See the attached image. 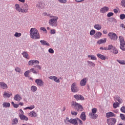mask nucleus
I'll return each mask as SVG.
<instances>
[{"mask_svg": "<svg viewBox=\"0 0 125 125\" xmlns=\"http://www.w3.org/2000/svg\"><path fill=\"white\" fill-rule=\"evenodd\" d=\"M114 18H114V17L110 18L109 19V20H108V21H109V22H113V21Z\"/></svg>", "mask_w": 125, "mask_h": 125, "instance_id": "nucleus-63", "label": "nucleus"}, {"mask_svg": "<svg viewBox=\"0 0 125 125\" xmlns=\"http://www.w3.org/2000/svg\"><path fill=\"white\" fill-rule=\"evenodd\" d=\"M97 56L98 57V58H100V59H101L102 60H106V57L100 53L97 54Z\"/></svg>", "mask_w": 125, "mask_h": 125, "instance_id": "nucleus-18", "label": "nucleus"}, {"mask_svg": "<svg viewBox=\"0 0 125 125\" xmlns=\"http://www.w3.org/2000/svg\"><path fill=\"white\" fill-rule=\"evenodd\" d=\"M28 107L29 110H33V109H34L35 108V105H31L30 106H28Z\"/></svg>", "mask_w": 125, "mask_h": 125, "instance_id": "nucleus-60", "label": "nucleus"}, {"mask_svg": "<svg viewBox=\"0 0 125 125\" xmlns=\"http://www.w3.org/2000/svg\"><path fill=\"white\" fill-rule=\"evenodd\" d=\"M101 36H102V33L100 32H97L95 35L94 37L96 39H99L101 38Z\"/></svg>", "mask_w": 125, "mask_h": 125, "instance_id": "nucleus-23", "label": "nucleus"}, {"mask_svg": "<svg viewBox=\"0 0 125 125\" xmlns=\"http://www.w3.org/2000/svg\"><path fill=\"white\" fill-rule=\"evenodd\" d=\"M114 47V46L112 44L108 45V48H107V50H111V49H113Z\"/></svg>", "mask_w": 125, "mask_h": 125, "instance_id": "nucleus-47", "label": "nucleus"}, {"mask_svg": "<svg viewBox=\"0 0 125 125\" xmlns=\"http://www.w3.org/2000/svg\"><path fill=\"white\" fill-rule=\"evenodd\" d=\"M15 9L18 11V12H21V8H20V6L18 4H16L15 5Z\"/></svg>", "mask_w": 125, "mask_h": 125, "instance_id": "nucleus-29", "label": "nucleus"}, {"mask_svg": "<svg viewBox=\"0 0 125 125\" xmlns=\"http://www.w3.org/2000/svg\"><path fill=\"white\" fill-rule=\"evenodd\" d=\"M80 118L82 121H85L86 120V116H85V112H83L81 115H80Z\"/></svg>", "mask_w": 125, "mask_h": 125, "instance_id": "nucleus-17", "label": "nucleus"}, {"mask_svg": "<svg viewBox=\"0 0 125 125\" xmlns=\"http://www.w3.org/2000/svg\"><path fill=\"white\" fill-rule=\"evenodd\" d=\"M97 112V108H94L92 109V113H93V114H96Z\"/></svg>", "mask_w": 125, "mask_h": 125, "instance_id": "nucleus-49", "label": "nucleus"}, {"mask_svg": "<svg viewBox=\"0 0 125 125\" xmlns=\"http://www.w3.org/2000/svg\"><path fill=\"white\" fill-rule=\"evenodd\" d=\"M71 113L72 116H77V115H78V112L76 111H71Z\"/></svg>", "mask_w": 125, "mask_h": 125, "instance_id": "nucleus-53", "label": "nucleus"}, {"mask_svg": "<svg viewBox=\"0 0 125 125\" xmlns=\"http://www.w3.org/2000/svg\"><path fill=\"white\" fill-rule=\"evenodd\" d=\"M28 65H29V66H33V65H34V62L33 60H30L28 62Z\"/></svg>", "mask_w": 125, "mask_h": 125, "instance_id": "nucleus-50", "label": "nucleus"}, {"mask_svg": "<svg viewBox=\"0 0 125 125\" xmlns=\"http://www.w3.org/2000/svg\"><path fill=\"white\" fill-rule=\"evenodd\" d=\"M29 9V6L27 4H23L21 8V13H27Z\"/></svg>", "mask_w": 125, "mask_h": 125, "instance_id": "nucleus-8", "label": "nucleus"}, {"mask_svg": "<svg viewBox=\"0 0 125 125\" xmlns=\"http://www.w3.org/2000/svg\"><path fill=\"white\" fill-rule=\"evenodd\" d=\"M56 30L55 29H51L50 31V34L51 35H54V34H56Z\"/></svg>", "mask_w": 125, "mask_h": 125, "instance_id": "nucleus-52", "label": "nucleus"}, {"mask_svg": "<svg viewBox=\"0 0 125 125\" xmlns=\"http://www.w3.org/2000/svg\"><path fill=\"white\" fill-rule=\"evenodd\" d=\"M35 83L39 86H42V85H43V82L41 79H36L35 80Z\"/></svg>", "mask_w": 125, "mask_h": 125, "instance_id": "nucleus-13", "label": "nucleus"}, {"mask_svg": "<svg viewBox=\"0 0 125 125\" xmlns=\"http://www.w3.org/2000/svg\"><path fill=\"white\" fill-rule=\"evenodd\" d=\"M120 43V49L123 51H125V39H124V37L123 36L119 37Z\"/></svg>", "mask_w": 125, "mask_h": 125, "instance_id": "nucleus-3", "label": "nucleus"}, {"mask_svg": "<svg viewBox=\"0 0 125 125\" xmlns=\"http://www.w3.org/2000/svg\"><path fill=\"white\" fill-rule=\"evenodd\" d=\"M86 84V78H83L80 81V85L81 86H84Z\"/></svg>", "mask_w": 125, "mask_h": 125, "instance_id": "nucleus-15", "label": "nucleus"}, {"mask_svg": "<svg viewBox=\"0 0 125 125\" xmlns=\"http://www.w3.org/2000/svg\"><path fill=\"white\" fill-rule=\"evenodd\" d=\"M107 42V39L104 38V39H101L100 40L98 41L97 43H99V44H101V43H105Z\"/></svg>", "mask_w": 125, "mask_h": 125, "instance_id": "nucleus-25", "label": "nucleus"}, {"mask_svg": "<svg viewBox=\"0 0 125 125\" xmlns=\"http://www.w3.org/2000/svg\"><path fill=\"white\" fill-rule=\"evenodd\" d=\"M96 33L94 29H92L90 31V36H93Z\"/></svg>", "mask_w": 125, "mask_h": 125, "instance_id": "nucleus-44", "label": "nucleus"}, {"mask_svg": "<svg viewBox=\"0 0 125 125\" xmlns=\"http://www.w3.org/2000/svg\"><path fill=\"white\" fill-rule=\"evenodd\" d=\"M71 90L72 92L74 93L79 91V87H78V85H77V83H74L71 84Z\"/></svg>", "mask_w": 125, "mask_h": 125, "instance_id": "nucleus-6", "label": "nucleus"}, {"mask_svg": "<svg viewBox=\"0 0 125 125\" xmlns=\"http://www.w3.org/2000/svg\"><path fill=\"white\" fill-rule=\"evenodd\" d=\"M108 125H115L117 123V119L115 118L107 119L106 120Z\"/></svg>", "mask_w": 125, "mask_h": 125, "instance_id": "nucleus-7", "label": "nucleus"}, {"mask_svg": "<svg viewBox=\"0 0 125 125\" xmlns=\"http://www.w3.org/2000/svg\"><path fill=\"white\" fill-rule=\"evenodd\" d=\"M109 11V7L107 6H104L100 9V12L101 13H106L107 11Z\"/></svg>", "mask_w": 125, "mask_h": 125, "instance_id": "nucleus-12", "label": "nucleus"}, {"mask_svg": "<svg viewBox=\"0 0 125 125\" xmlns=\"http://www.w3.org/2000/svg\"><path fill=\"white\" fill-rule=\"evenodd\" d=\"M18 124V119L17 118H14L12 121V125H15Z\"/></svg>", "mask_w": 125, "mask_h": 125, "instance_id": "nucleus-31", "label": "nucleus"}, {"mask_svg": "<svg viewBox=\"0 0 125 125\" xmlns=\"http://www.w3.org/2000/svg\"><path fill=\"white\" fill-rule=\"evenodd\" d=\"M73 97L76 99V100L79 101V100H84L83 96L81 95L76 94L73 96Z\"/></svg>", "mask_w": 125, "mask_h": 125, "instance_id": "nucleus-9", "label": "nucleus"}, {"mask_svg": "<svg viewBox=\"0 0 125 125\" xmlns=\"http://www.w3.org/2000/svg\"><path fill=\"white\" fill-rule=\"evenodd\" d=\"M120 118L121 119V120H122L123 121L125 119V114H123V113H121L120 114Z\"/></svg>", "mask_w": 125, "mask_h": 125, "instance_id": "nucleus-48", "label": "nucleus"}, {"mask_svg": "<svg viewBox=\"0 0 125 125\" xmlns=\"http://www.w3.org/2000/svg\"><path fill=\"white\" fill-rule=\"evenodd\" d=\"M22 99V98L19 94H17L15 96L14 100L16 101H20Z\"/></svg>", "mask_w": 125, "mask_h": 125, "instance_id": "nucleus-21", "label": "nucleus"}, {"mask_svg": "<svg viewBox=\"0 0 125 125\" xmlns=\"http://www.w3.org/2000/svg\"><path fill=\"white\" fill-rule=\"evenodd\" d=\"M114 15V13L112 12H109L107 14V17H111V16H113Z\"/></svg>", "mask_w": 125, "mask_h": 125, "instance_id": "nucleus-56", "label": "nucleus"}, {"mask_svg": "<svg viewBox=\"0 0 125 125\" xmlns=\"http://www.w3.org/2000/svg\"><path fill=\"white\" fill-rule=\"evenodd\" d=\"M57 20H58V17L50 19L49 20V25L52 27H56L57 26Z\"/></svg>", "mask_w": 125, "mask_h": 125, "instance_id": "nucleus-4", "label": "nucleus"}, {"mask_svg": "<svg viewBox=\"0 0 125 125\" xmlns=\"http://www.w3.org/2000/svg\"><path fill=\"white\" fill-rule=\"evenodd\" d=\"M29 115L30 116V117H31L32 118L34 117H37V113H36V112L34 111H32L31 112H30L29 113Z\"/></svg>", "mask_w": 125, "mask_h": 125, "instance_id": "nucleus-26", "label": "nucleus"}, {"mask_svg": "<svg viewBox=\"0 0 125 125\" xmlns=\"http://www.w3.org/2000/svg\"><path fill=\"white\" fill-rule=\"evenodd\" d=\"M12 95V93H7L6 92H4L3 93L4 98H5L6 97L8 98H9V97H10Z\"/></svg>", "mask_w": 125, "mask_h": 125, "instance_id": "nucleus-20", "label": "nucleus"}, {"mask_svg": "<svg viewBox=\"0 0 125 125\" xmlns=\"http://www.w3.org/2000/svg\"><path fill=\"white\" fill-rule=\"evenodd\" d=\"M112 53H113V54H118L119 52L118 51V49H117V48H116V47H114L112 49Z\"/></svg>", "mask_w": 125, "mask_h": 125, "instance_id": "nucleus-34", "label": "nucleus"}, {"mask_svg": "<svg viewBox=\"0 0 125 125\" xmlns=\"http://www.w3.org/2000/svg\"><path fill=\"white\" fill-rule=\"evenodd\" d=\"M29 71H30V73L31 72L33 74H35V75H37V71H36V70L34 68H31L30 70H29Z\"/></svg>", "mask_w": 125, "mask_h": 125, "instance_id": "nucleus-40", "label": "nucleus"}, {"mask_svg": "<svg viewBox=\"0 0 125 125\" xmlns=\"http://www.w3.org/2000/svg\"><path fill=\"white\" fill-rule=\"evenodd\" d=\"M87 62L89 67H94L95 66V63H93V62L91 61H88Z\"/></svg>", "mask_w": 125, "mask_h": 125, "instance_id": "nucleus-32", "label": "nucleus"}, {"mask_svg": "<svg viewBox=\"0 0 125 125\" xmlns=\"http://www.w3.org/2000/svg\"><path fill=\"white\" fill-rule=\"evenodd\" d=\"M71 105L72 108H74L77 112H83V105L76 102L72 101L71 103Z\"/></svg>", "mask_w": 125, "mask_h": 125, "instance_id": "nucleus-2", "label": "nucleus"}, {"mask_svg": "<svg viewBox=\"0 0 125 125\" xmlns=\"http://www.w3.org/2000/svg\"><path fill=\"white\" fill-rule=\"evenodd\" d=\"M30 73V71L29 70H27L25 71L24 73L25 77H28Z\"/></svg>", "mask_w": 125, "mask_h": 125, "instance_id": "nucleus-46", "label": "nucleus"}, {"mask_svg": "<svg viewBox=\"0 0 125 125\" xmlns=\"http://www.w3.org/2000/svg\"><path fill=\"white\" fill-rule=\"evenodd\" d=\"M30 38L33 40H39L41 38L39 31H38L37 29L34 28H31L30 31Z\"/></svg>", "mask_w": 125, "mask_h": 125, "instance_id": "nucleus-1", "label": "nucleus"}, {"mask_svg": "<svg viewBox=\"0 0 125 125\" xmlns=\"http://www.w3.org/2000/svg\"><path fill=\"white\" fill-rule=\"evenodd\" d=\"M0 85L3 89H6L7 88V84L4 83V82H0Z\"/></svg>", "mask_w": 125, "mask_h": 125, "instance_id": "nucleus-19", "label": "nucleus"}, {"mask_svg": "<svg viewBox=\"0 0 125 125\" xmlns=\"http://www.w3.org/2000/svg\"><path fill=\"white\" fill-rule=\"evenodd\" d=\"M40 42L42 44V45H47V46H49V45H50L49 43H48L46 41L44 40L40 41Z\"/></svg>", "mask_w": 125, "mask_h": 125, "instance_id": "nucleus-24", "label": "nucleus"}, {"mask_svg": "<svg viewBox=\"0 0 125 125\" xmlns=\"http://www.w3.org/2000/svg\"><path fill=\"white\" fill-rule=\"evenodd\" d=\"M100 49L101 50H108V48L105 47H101Z\"/></svg>", "mask_w": 125, "mask_h": 125, "instance_id": "nucleus-58", "label": "nucleus"}, {"mask_svg": "<svg viewBox=\"0 0 125 125\" xmlns=\"http://www.w3.org/2000/svg\"><path fill=\"white\" fill-rule=\"evenodd\" d=\"M31 89L33 92H36V91H37V89H38V88L37 86L33 85L31 87Z\"/></svg>", "mask_w": 125, "mask_h": 125, "instance_id": "nucleus-37", "label": "nucleus"}, {"mask_svg": "<svg viewBox=\"0 0 125 125\" xmlns=\"http://www.w3.org/2000/svg\"><path fill=\"white\" fill-rule=\"evenodd\" d=\"M33 64H40V62L38 60H33Z\"/></svg>", "mask_w": 125, "mask_h": 125, "instance_id": "nucleus-57", "label": "nucleus"}, {"mask_svg": "<svg viewBox=\"0 0 125 125\" xmlns=\"http://www.w3.org/2000/svg\"><path fill=\"white\" fill-rule=\"evenodd\" d=\"M2 106L4 108H9L10 107V103L4 102L2 104Z\"/></svg>", "mask_w": 125, "mask_h": 125, "instance_id": "nucleus-28", "label": "nucleus"}, {"mask_svg": "<svg viewBox=\"0 0 125 125\" xmlns=\"http://www.w3.org/2000/svg\"><path fill=\"white\" fill-rule=\"evenodd\" d=\"M19 117L20 118L21 120H24V121H28V118L24 115H19Z\"/></svg>", "mask_w": 125, "mask_h": 125, "instance_id": "nucleus-27", "label": "nucleus"}, {"mask_svg": "<svg viewBox=\"0 0 125 125\" xmlns=\"http://www.w3.org/2000/svg\"><path fill=\"white\" fill-rule=\"evenodd\" d=\"M94 28L99 31V30H101V29H102V26H101V25L100 24H97L94 25Z\"/></svg>", "mask_w": 125, "mask_h": 125, "instance_id": "nucleus-30", "label": "nucleus"}, {"mask_svg": "<svg viewBox=\"0 0 125 125\" xmlns=\"http://www.w3.org/2000/svg\"><path fill=\"white\" fill-rule=\"evenodd\" d=\"M117 62L120 64H122V65H125V61H121L120 60H117Z\"/></svg>", "mask_w": 125, "mask_h": 125, "instance_id": "nucleus-42", "label": "nucleus"}, {"mask_svg": "<svg viewBox=\"0 0 125 125\" xmlns=\"http://www.w3.org/2000/svg\"><path fill=\"white\" fill-rule=\"evenodd\" d=\"M88 58H91V60H97V58L93 55H88Z\"/></svg>", "mask_w": 125, "mask_h": 125, "instance_id": "nucleus-33", "label": "nucleus"}, {"mask_svg": "<svg viewBox=\"0 0 125 125\" xmlns=\"http://www.w3.org/2000/svg\"><path fill=\"white\" fill-rule=\"evenodd\" d=\"M120 27H121V28H122V29H125V24H124V23H122L120 25Z\"/></svg>", "mask_w": 125, "mask_h": 125, "instance_id": "nucleus-64", "label": "nucleus"}, {"mask_svg": "<svg viewBox=\"0 0 125 125\" xmlns=\"http://www.w3.org/2000/svg\"><path fill=\"white\" fill-rule=\"evenodd\" d=\"M49 79L50 80H53L54 82H55V83H60V80H59L56 76H50L49 77Z\"/></svg>", "mask_w": 125, "mask_h": 125, "instance_id": "nucleus-10", "label": "nucleus"}, {"mask_svg": "<svg viewBox=\"0 0 125 125\" xmlns=\"http://www.w3.org/2000/svg\"><path fill=\"white\" fill-rule=\"evenodd\" d=\"M21 55L23 56L24 58H26L28 59V57L29 56V55L28 54L27 52H23L22 53H21Z\"/></svg>", "mask_w": 125, "mask_h": 125, "instance_id": "nucleus-38", "label": "nucleus"}, {"mask_svg": "<svg viewBox=\"0 0 125 125\" xmlns=\"http://www.w3.org/2000/svg\"><path fill=\"white\" fill-rule=\"evenodd\" d=\"M121 5H122L123 7H125V0H122L121 2Z\"/></svg>", "mask_w": 125, "mask_h": 125, "instance_id": "nucleus-45", "label": "nucleus"}, {"mask_svg": "<svg viewBox=\"0 0 125 125\" xmlns=\"http://www.w3.org/2000/svg\"><path fill=\"white\" fill-rule=\"evenodd\" d=\"M19 115H24V111L22 109H20V114Z\"/></svg>", "mask_w": 125, "mask_h": 125, "instance_id": "nucleus-62", "label": "nucleus"}, {"mask_svg": "<svg viewBox=\"0 0 125 125\" xmlns=\"http://www.w3.org/2000/svg\"><path fill=\"white\" fill-rule=\"evenodd\" d=\"M34 68H37V69H39V70H42V67L39 65H34Z\"/></svg>", "mask_w": 125, "mask_h": 125, "instance_id": "nucleus-59", "label": "nucleus"}, {"mask_svg": "<svg viewBox=\"0 0 125 125\" xmlns=\"http://www.w3.org/2000/svg\"><path fill=\"white\" fill-rule=\"evenodd\" d=\"M15 70L16 72H17L18 73H20V72H21V69L19 67H16Z\"/></svg>", "mask_w": 125, "mask_h": 125, "instance_id": "nucleus-54", "label": "nucleus"}, {"mask_svg": "<svg viewBox=\"0 0 125 125\" xmlns=\"http://www.w3.org/2000/svg\"><path fill=\"white\" fill-rule=\"evenodd\" d=\"M60 3H66L67 0H58Z\"/></svg>", "mask_w": 125, "mask_h": 125, "instance_id": "nucleus-51", "label": "nucleus"}, {"mask_svg": "<svg viewBox=\"0 0 125 125\" xmlns=\"http://www.w3.org/2000/svg\"><path fill=\"white\" fill-rule=\"evenodd\" d=\"M48 52H49V53L53 54L54 53V50L52 48H49L48 49Z\"/></svg>", "mask_w": 125, "mask_h": 125, "instance_id": "nucleus-55", "label": "nucleus"}, {"mask_svg": "<svg viewBox=\"0 0 125 125\" xmlns=\"http://www.w3.org/2000/svg\"><path fill=\"white\" fill-rule=\"evenodd\" d=\"M89 116L91 119H93L94 120L97 119V117H98V115L96 113H93L92 112L90 113Z\"/></svg>", "mask_w": 125, "mask_h": 125, "instance_id": "nucleus-14", "label": "nucleus"}, {"mask_svg": "<svg viewBox=\"0 0 125 125\" xmlns=\"http://www.w3.org/2000/svg\"><path fill=\"white\" fill-rule=\"evenodd\" d=\"M115 99L116 101H118L120 104H122V103H123V99H122L121 97H119V96H117Z\"/></svg>", "mask_w": 125, "mask_h": 125, "instance_id": "nucleus-22", "label": "nucleus"}, {"mask_svg": "<svg viewBox=\"0 0 125 125\" xmlns=\"http://www.w3.org/2000/svg\"><path fill=\"white\" fill-rule=\"evenodd\" d=\"M120 19L121 20H124V19H125V14H122L120 15Z\"/></svg>", "mask_w": 125, "mask_h": 125, "instance_id": "nucleus-43", "label": "nucleus"}, {"mask_svg": "<svg viewBox=\"0 0 125 125\" xmlns=\"http://www.w3.org/2000/svg\"><path fill=\"white\" fill-rule=\"evenodd\" d=\"M106 118H111L112 117H116V114L112 112H107L106 113Z\"/></svg>", "mask_w": 125, "mask_h": 125, "instance_id": "nucleus-16", "label": "nucleus"}, {"mask_svg": "<svg viewBox=\"0 0 125 125\" xmlns=\"http://www.w3.org/2000/svg\"><path fill=\"white\" fill-rule=\"evenodd\" d=\"M43 15L44 16H49L50 17V18H54V16H50V14L45 12V13H43Z\"/></svg>", "mask_w": 125, "mask_h": 125, "instance_id": "nucleus-39", "label": "nucleus"}, {"mask_svg": "<svg viewBox=\"0 0 125 125\" xmlns=\"http://www.w3.org/2000/svg\"><path fill=\"white\" fill-rule=\"evenodd\" d=\"M21 36H22V34L18 32H16L15 34H14V36L16 37V38H19V37H21Z\"/></svg>", "mask_w": 125, "mask_h": 125, "instance_id": "nucleus-41", "label": "nucleus"}, {"mask_svg": "<svg viewBox=\"0 0 125 125\" xmlns=\"http://www.w3.org/2000/svg\"><path fill=\"white\" fill-rule=\"evenodd\" d=\"M107 36L112 41H117L118 40V36L114 32H109Z\"/></svg>", "mask_w": 125, "mask_h": 125, "instance_id": "nucleus-5", "label": "nucleus"}, {"mask_svg": "<svg viewBox=\"0 0 125 125\" xmlns=\"http://www.w3.org/2000/svg\"><path fill=\"white\" fill-rule=\"evenodd\" d=\"M120 106V103H119L118 102H116L115 103H113V108L114 109H116V108H118Z\"/></svg>", "mask_w": 125, "mask_h": 125, "instance_id": "nucleus-36", "label": "nucleus"}, {"mask_svg": "<svg viewBox=\"0 0 125 125\" xmlns=\"http://www.w3.org/2000/svg\"><path fill=\"white\" fill-rule=\"evenodd\" d=\"M37 7L39 8V9H42V8H43V6H42V4L41 2H38L36 5Z\"/></svg>", "mask_w": 125, "mask_h": 125, "instance_id": "nucleus-35", "label": "nucleus"}, {"mask_svg": "<svg viewBox=\"0 0 125 125\" xmlns=\"http://www.w3.org/2000/svg\"><path fill=\"white\" fill-rule=\"evenodd\" d=\"M77 119L78 122H79V125H83V121L82 120H81V119H80L79 118H77Z\"/></svg>", "mask_w": 125, "mask_h": 125, "instance_id": "nucleus-61", "label": "nucleus"}, {"mask_svg": "<svg viewBox=\"0 0 125 125\" xmlns=\"http://www.w3.org/2000/svg\"><path fill=\"white\" fill-rule=\"evenodd\" d=\"M67 123H70V124H72V125H78V122L77 121V119H71L70 120L67 121Z\"/></svg>", "mask_w": 125, "mask_h": 125, "instance_id": "nucleus-11", "label": "nucleus"}]
</instances>
